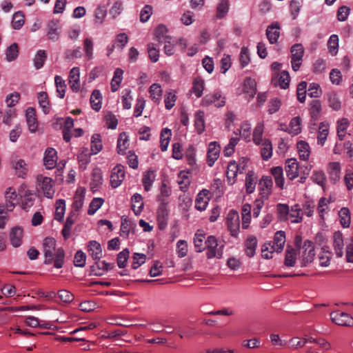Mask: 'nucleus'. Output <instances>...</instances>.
I'll return each mask as SVG.
<instances>
[{
  "label": "nucleus",
  "instance_id": "f257e3e1",
  "mask_svg": "<svg viewBox=\"0 0 353 353\" xmlns=\"http://www.w3.org/2000/svg\"><path fill=\"white\" fill-rule=\"evenodd\" d=\"M45 264L54 263L56 268H61L65 261V252L62 248H56V241L52 237H46L43 242Z\"/></svg>",
  "mask_w": 353,
  "mask_h": 353
},
{
  "label": "nucleus",
  "instance_id": "f03ea898",
  "mask_svg": "<svg viewBox=\"0 0 353 353\" xmlns=\"http://www.w3.org/2000/svg\"><path fill=\"white\" fill-rule=\"evenodd\" d=\"M285 233L284 231H277L274 236L273 241L265 243L261 248V256L263 259H270L273 257L274 252H282L285 243Z\"/></svg>",
  "mask_w": 353,
  "mask_h": 353
},
{
  "label": "nucleus",
  "instance_id": "7ed1b4c3",
  "mask_svg": "<svg viewBox=\"0 0 353 353\" xmlns=\"http://www.w3.org/2000/svg\"><path fill=\"white\" fill-rule=\"evenodd\" d=\"M36 189L38 193L52 199L55 193L54 182L50 177L39 174L36 179Z\"/></svg>",
  "mask_w": 353,
  "mask_h": 353
},
{
  "label": "nucleus",
  "instance_id": "20e7f679",
  "mask_svg": "<svg viewBox=\"0 0 353 353\" xmlns=\"http://www.w3.org/2000/svg\"><path fill=\"white\" fill-rule=\"evenodd\" d=\"M248 159L246 158H242L240 160L239 164L235 161H231L227 168L226 176L228 183L233 185L236 181V177L238 173H243L245 168Z\"/></svg>",
  "mask_w": 353,
  "mask_h": 353
},
{
  "label": "nucleus",
  "instance_id": "39448f33",
  "mask_svg": "<svg viewBox=\"0 0 353 353\" xmlns=\"http://www.w3.org/2000/svg\"><path fill=\"white\" fill-rule=\"evenodd\" d=\"M225 224L230 235L237 237L240 232V219L236 210H231L228 212L225 218Z\"/></svg>",
  "mask_w": 353,
  "mask_h": 353
},
{
  "label": "nucleus",
  "instance_id": "423d86ee",
  "mask_svg": "<svg viewBox=\"0 0 353 353\" xmlns=\"http://www.w3.org/2000/svg\"><path fill=\"white\" fill-rule=\"evenodd\" d=\"M205 243L208 258L216 257L219 259L222 256L223 245H219L217 240L214 236H208Z\"/></svg>",
  "mask_w": 353,
  "mask_h": 353
},
{
  "label": "nucleus",
  "instance_id": "0eeeda50",
  "mask_svg": "<svg viewBox=\"0 0 353 353\" xmlns=\"http://www.w3.org/2000/svg\"><path fill=\"white\" fill-rule=\"evenodd\" d=\"M291 64L294 71H297L301 65L304 54V49L301 44L296 43L291 48Z\"/></svg>",
  "mask_w": 353,
  "mask_h": 353
},
{
  "label": "nucleus",
  "instance_id": "6e6552de",
  "mask_svg": "<svg viewBox=\"0 0 353 353\" xmlns=\"http://www.w3.org/2000/svg\"><path fill=\"white\" fill-rule=\"evenodd\" d=\"M330 318L332 322L338 325L348 327L353 325V317L346 312H333L330 314Z\"/></svg>",
  "mask_w": 353,
  "mask_h": 353
},
{
  "label": "nucleus",
  "instance_id": "1a4fd4ad",
  "mask_svg": "<svg viewBox=\"0 0 353 353\" xmlns=\"http://www.w3.org/2000/svg\"><path fill=\"white\" fill-rule=\"evenodd\" d=\"M302 266H306L313 261L315 256L314 246L311 241H305L301 248Z\"/></svg>",
  "mask_w": 353,
  "mask_h": 353
},
{
  "label": "nucleus",
  "instance_id": "9d476101",
  "mask_svg": "<svg viewBox=\"0 0 353 353\" xmlns=\"http://www.w3.org/2000/svg\"><path fill=\"white\" fill-rule=\"evenodd\" d=\"M158 201L160 202V204L157 210V219L160 228H163L167 224L168 219V202L161 197H158Z\"/></svg>",
  "mask_w": 353,
  "mask_h": 353
},
{
  "label": "nucleus",
  "instance_id": "9b49d317",
  "mask_svg": "<svg viewBox=\"0 0 353 353\" xmlns=\"http://www.w3.org/2000/svg\"><path fill=\"white\" fill-rule=\"evenodd\" d=\"M124 167L120 164L117 165L112 170L110 175L111 185L116 188L119 187L125 179Z\"/></svg>",
  "mask_w": 353,
  "mask_h": 353
},
{
  "label": "nucleus",
  "instance_id": "f8f14e48",
  "mask_svg": "<svg viewBox=\"0 0 353 353\" xmlns=\"http://www.w3.org/2000/svg\"><path fill=\"white\" fill-rule=\"evenodd\" d=\"M19 192L21 197L23 198L21 201V207L23 210L27 211L31 206L33 205L35 196L31 191L26 190L25 185H22L20 187Z\"/></svg>",
  "mask_w": 353,
  "mask_h": 353
},
{
  "label": "nucleus",
  "instance_id": "ddd939ff",
  "mask_svg": "<svg viewBox=\"0 0 353 353\" xmlns=\"http://www.w3.org/2000/svg\"><path fill=\"white\" fill-rule=\"evenodd\" d=\"M68 83L74 92H78L81 90L79 68L74 67L70 70L68 77Z\"/></svg>",
  "mask_w": 353,
  "mask_h": 353
},
{
  "label": "nucleus",
  "instance_id": "4468645a",
  "mask_svg": "<svg viewBox=\"0 0 353 353\" xmlns=\"http://www.w3.org/2000/svg\"><path fill=\"white\" fill-rule=\"evenodd\" d=\"M212 103L217 108L223 107L225 104V97L216 92L206 95L202 100L203 105H210Z\"/></svg>",
  "mask_w": 353,
  "mask_h": 353
},
{
  "label": "nucleus",
  "instance_id": "2eb2a0df",
  "mask_svg": "<svg viewBox=\"0 0 353 353\" xmlns=\"http://www.w3.org/2000/svg\"><path fill=\"white\" fill-rule=\"evenodd\" d=\"M261 198L267 199L272 193V180L270 176H263L259 181Z\"/></svg>",
  "mask_w": 353,
  "mask_h": 353
},
{
  "label": "nucleus",
  "instance_id": "dca6fc26",
  "mask_svg": "<svg viewBox=\"0 0 353 353\" xmlns=\"http://www.w3.org/2000/svg\"><path fill=\"white\" fill-rule=\"evenodd\" d=\"M285 173L289 180H294L299 176V163L296 159H289L285 161Z\"/></svg>",
  "mask_w": 353,
  "mask_h": 353
},
{
  "label": "nucleus",
  "instance_id": "f3484780",
  "mask_svg": "<svg viewBox=\"0 0 353 353\" xmlns=\"http://www.w3.org/2000/svg\"><path fill=\"white\" fill-rule=\"evenodd\" d=\"M97 261L94 263V264L90 267V270L93 275L101 276L105 272L111 270L114 267L113 263H108L105 261Z\"/></svg>",
  "mask_w": 353,
  "mask_h": 353
},
{
  "label": "nucleus",
  "instance_id": "a211bd4d",
  "mask_svg": "<svg viewBox=\"0 0 353 353\" xmlns=\"http://www.w3.org/2000/svg\"><path fill=\"white\" fill-rule=\"evenodd\" d=\"M57 151L52 148L46 149L43 157V163L46 168L48 170L54 168L57 164Z\"/></svg>",
  "mask_w": 353,
  "mask_h": 353
},
{
  "label": "nucleus",
  "instance_id": "6ab92c4d",
  "mask_svg": "<svg viewBox=\"0 0 353 353\" xmlns=\"http://www.w3.org/2000/svg\"><path fill=\"white\" fill-rule=\"evenodd\" d=\"M220 146L216 141L211 142L208 145L207 162L212 167L218 159L220 153Z\"/></svg>",
  "mask_w": 353,
  "mask_h": 353
},
{
  "label": "nucleus",
  "instance_id": "aec40b11",
  "mask_svg": "<svg viewBox=\"0 0 353 353\" xmlns=\"http://www.w3.org/2000/svg\"><path fill=\"white\" fill-rule=\"evenodd\" d=\"M5 198L6 201V209L12 211L15 205L19 203L18 195L15 190L11 187L8 188L5 193Z\"/></svg>",
  "mask_w": 353,
  "mask_h": 353
},
{
  "label": "nucleus",
  "instance_id": "412c9836",
  "mask_svg": "<svg viewBox=\"0 0 353 353\" xmlns=\"http://www.w3.org/2000/svg\"><path fill=\"white\" fill-rule=\"evenodd\" d=\"M333 248L336 256L341 258L343 256V234L339 232H335L333 234Z\"/></svg>",
  "mask_w": 353,
  "mask_h": 353
},
{
  "label": "nucleus",
  "instance_id": "4be33fe9",
  "mask_svg": "<svg viewBox=\"0 0 353 353\" xmlns=\"http://www.w3.org/2000/svg\"><path fill=\"white\" fill-rule=\"evenodd\" d=\"M59 22L56 20L50 21L47 25V36L50 40L56 41L59 38Z\"/></svg>",
  "mask_w": 353,
  "mask_h": 353
},
{
  "label": "nucleus",
  "instance_id": "5701e85b",
  "mask_svg": "<svg viewBox=\"0 0 353 353\" xmlns=\"http://www.w3.org/2000/svg\"><path fill=\"white\" fill-rule=\"evenodd\" d=\"M88 252L94 260H100L103 256L101 246L96 241H90L88 242Z\"/></svg>",
  "mask_w": 353,
  "mask_h": 353
},
{
  "label": "nucleus",
  "instance_id": "b1692460",
  "mask_svg": "<svg viewBox=\"0 0 353 353\" xmlns=\"http://www.w3.org/2000/svg\"><path fill=\"white\" fill-rule=\"evenodd\" d=\"M12 168L14 170L15 174L20 178H25L28 172V165L23 159H17L12 161Z\"/></svg>",
  "mask_w": 353,
  "mask_h": 353
},
{
  "label": "nucleus",
  "instance_id": "393cba45",
  "mask_svg": "<svg viewBox=\"0 0 353 353\" xmlns=\"http://www.w3.org/2000/svg\"><path fill=\"white\" fill-rule=\"evenodd\" d=\"M77 218V213L72 211L66 219L63 228L62 229L61 234L64 239H68L70 236L71 228L76 221Z\"/></svg>",
  "mask_w": 353,
  "mask_h": 353
},
{
  "label": "nucleus",
  "instance_id": "a878e982",
  "mask_svg": "<svg viewBox=\"0 0 353 353\" xmlns=\"http://www.w3.org/2000/svg\"><path fill=\"white\" fill-rule=\"evenodd\" d=\"M243 92L248 95L249 99L254 98L256 92V83L254 79L248 77L244 80Z\"/></svg>",
  "mask_w": 353,
  "mask_h": 353
},
{
  "label": "nucleus",
  "instance_id": "bb28decb",
  "mask_svg": "<svg viewBox=\"0 0 353 353\" xmlns=\"http://www.w3.org/2000/svg\"><path fill=\"white\" fill-rule=\"evenodd\" d=\"M23 236L22 228L18 226L13 228L10 234L11 244L15 248L19 247L22 243Z\"/></svg>",
  "mask_w": 353,
  "mask_h": 353
},
{
  "label": "nucleus",
  "instance_id": "cd10ccee",
  "mask_svg": "<svg viewBox=\"0 0 353 353\" xmlns=\"http://www.w3.org/2000/svg\"><path fill=\"white\" fill-rule=\"evenodd\" d=\"M26 116L29 130L31 132H35L37 130L38 124L34 109L32 108H28L26 110Z\"/></svg>",
  "mask_w": 353,
  "mask_h": 353
},
{
  "label": "nucleus",
  "instance_id": "c85d7f7f",
  "mask_svg": "<svg viewBox=\"0 0 353 353\" xmlns=\"http://www.w3.org/2000/svg\"><path fill=\"white\" fill-rule=\"evenodd\" d=\"M297 152L300 159L307 161L310 155V147L305 141H299L296 143Z\"/></svg>",
  "mask_w": 353,
  "mask_h": 353
},
{
  "label": "nucleus",
  "instance_id": "c756f323",
  "mask_svg": "<svg viewBox=\"0 0 353 353\" xmlns=\"http://www.w3.org/2000/svg\"><path fill=\"white\" fill-rule=\"evenodd\" d=\"M85 190L79 188L77 190L72 203V211L77 212L83 205Z\"/></svg>",
  "mask_w": 353,
  "mask_h": 353
},
{
  "label": "nucleus",
  "instance_id": "7c9ffc66",
  "mask_svg": "<svg viewBox=\"0 0 353 353\" xmlns=\"http://www.w3.org/2000/svg\"><path fill=\"white\" fill-rule=\"evenodd\" d=\"M279 25L278 23H272L266 30V35L270 43H276L280 35Z\"/></svg>",
  "mask_w": 353,
  "mask_h": 353
},
{
  "label": "nucleus",
  "instance_id": "2f4dec72",
  "mask_svg": "<svg viewBox=\"0 0 353 353\" xmlns=\"http://www.w3.org/2000/svg\"><path fill=\"white\" fill-rule=\"evenodd\" d=\"M341 164L339 162H331L328 165L330 179L334 183L339 181L341 177Z\"/></svg>",
  "mask_w": 353,
  "mask_h": 353
},
{
  "label": "nucleus",
  "instance_id": "473e14b6",
  "mask_svg": "<svg viewBox=\"0 0 353 353\" xmlns=\"http://www.w3.org/2000/svg\"><path fill=\"white\" fill-rule=\"evenodd\" d=\"M302 130V119L300 117H295L291 119L288 125V134L292 136L298 135Z\"/></svg>",
  "mask_w": 353,
  "mask_h": 353
},
{
  "label": "nucleus",
  "instance_id": "72a5a7b5",
  "mask_svg": "<svg viewBox=\"0 0 353 353\" xmlns=\"http://www.w3.org/2000/svg\"><path fill=\"white\" fill-rule=\"evenodd\" d=\"M326 98L327 100V103L329 106L334 111H338L341 110L342 104L341 99L335 92H330L326 94Z\"/></svg>",
  "mask_w": 353,
  "mask_h": 353
},
{
  "label": "nucleus",
  "instance_id": "f704fd0d",
  "mask_svg": "<svg viewBox=\"0 0 353 353\" xmlns=\"http://www.w3.org/2000/svg\"><path fill=\"white\" fill-rule=\"evenodd\" d=\"M156 179V174L154 170H148L143 173L142 178V183L144 187V190L147 192L151 190L152 184Z\"/></svg>",
  "mask_w": 353,
  "mask_h": 353
},
{
  "label": "nucleus",
  "instance_id": "c9c22d12",
  "mask_svg": "<svg viewBox=\"0 0 353 353\" xmlns=\"http://www.w3.org/2000/svg\"><path fill=\"white\" fill-rule=\"evenodd\" d=\"M330 125L327 123L321 122L318 130L317 142L318 144L323 145L329 134Z\"/></svg>",
  "mask_w": 353,
  "mask_h": 353
},
{
  "label": "nucleus",
  "instance_id": "e433bc0d",
  "mask_svg": "<svg viewBox=\"0 0 353 353\" xmlns=\"http://www.w3.org/2000/svg\"><path fill=\"white\" fill-rule=\"evenodd\" d=\"M230 10L229 0H220L216 6V18L221 19L224 18Z\"/></svg>",
  "mask_w": 353,
  "mask_h": 353
},
{
  "label": "nucleus",
  "instance_id": "4c0bfd02",
  "mask_svg": "<svg viewBox=\"0 0 353 353\" xmlns=\"http://www.w3.org/2000/svg\"><path fill=\"white\" fill-rule=\"evenodd\" d=\"M332 252L327 246H323L319 254V265L321 267H327L330 263Z\"/></svg>",
  "mask_w": 353,
  "mask_h": 353
},
{
  "label": "nucleus",
  "instance_id": "58836bf2",
  "mask_svg": "<svg viewBox=\"0 0 353 353\" xmlns=\"http://www.w3.org/2000/svg\"><path fill=\"white\" fill-rule=\"evenodd\" d=\"M257 245V239L254 236H249L245 243V253L249 257H252L255 254Z\"/></svg>",
  "mask_w": 353,
  "mask_h": 353
},
{
  "label": "nucleus",
  "instance_id": "ea45409f",
  "mask_svg": "<svg viewBox=\"0 0 353 353\" xmlns=\"http://www.w3.org/2000/svg\"><path fill=\"white\" fill-rule=\"evenodd\" d=\"M261 154L263 160L267 161L272 156V145L269 139H265L261 144Z\"/></svg>",
  "mask_w": 353,
  "mask_h": 353
},
{
  "label": "nucleus",
  "instance_id": "a19ab883",
  "mask_svg": "<svg viewBox=\"0 0 353 353\" xmlns=\"http://www.w3.org/2000/svg\"><path fill=\"white\" fill-rule=\"evenodd\" d=\"M150 96L152 100L157 103H159L161 99L163 90L158 83H153L149 88Z\"/></svg>",
  "mask_w": 353,
  "mask_h": 353
},
{
  "label": "nucleus",
  "instance_id": "79ce46f5",
  "mask_svg": "<svg viewBox=\"0 0 353 353\" xmlns=\"http://www.w3.org/2000/svg\"><path fill=\"white\" fill-rule=\"evenodd\" d=\"M129 146L128 136L125 132H122L119 134L117 140V150L120 154H123Z\"/></svg>",
  "mask_w": 353,
  "mask_h": 353
},
{
  "label": "nucleus",
  "instance_id": "37998d69",
  "mask_svg": "<svg viewBox=\"0 0 353 353\" xmlns=\"http://www.w3.org/2000/svg\"><path fill=\"white\" fill-rule=\"evenodd\" d=\"M271 173L274 176L276 185L280 188H283L284 178L283 170L280 166L274 167L271 169Z\"/></svg>",
  "mask_w": 353,
  "mask_h": 353
},
{
  "label": "nucleus",
  "instance_id": "c03bdc74",
  "mask_svg": "<svg viewBox=\"0 0 353 353\" xmlns=\"http://www.w3.org/2000/svg\"><path fill=\"white\" fill-rule=\"evenodd\" d=\"M132 208L136 215L139 214L143 208V197L139 193H135L132 196Z\"/></svg>",
  "mask_w": 353,
  "mask_h": 353
},
{
  "label": "nucleus",
  "instance_id": "a18cd8bd",
  "mask_svg": "<svg viewBox=\"0 0 353 353\" xmlns=\"http://www.w3.org/2000/svg\"><path fill=\"white\" fill-rule=\"evenodd\" d=\"M349 125L350 122L346 118H343L337 121V136L341 141L344 139L346 134V130Z\"/></svg>",
  "mask_w": 353,
  "mask_h": 353
},
{
  "label": "nucleus",
  "instance_id": "49530a36",
  "mask_svg": "<svg viewBox=\"0 0 353 353\" xmlns=\"http://www.w3.org/2000/svg\"><path fill=\"white\" fill-rule=\"evenodd\" d=\"M263 130L264 125L261 122L258 123L254 129L252 139L257 145H259L265 139L263 138Z\"/></svg>",
  "mask_w": 353,
  "mask_h": 353
},
{
  "label": "nucleus",
  "instance_id": "de8ad7c7",
  "mask_svg": "<svg viewBox=\"0 0 353 353\" xmlns=\"http://www.w3.org/2000/svg\"><path fill=\"white\" fill-rule=\"evenodd\" d=\"M123 71L121 68H117L114 72V76L111 81V90L116 92L118 90L120 83L123 79Z\"/></svg>",
  "mask_w": 353,
  "mask_h": 353
},
{
  "label": "nucleus",
  "instance_id": "09e8293b",
  "mask_svg": "<svg viewBox=\"0 0 353 353\" xmlns=\"http://www.w3.org/2000/svg\"><path fill=\"white\" fill-rule=\"evenodd\" d=\"M288 219H290L292 223H300L302 221L301 209L299 205L292 206L289 211Z\"/></svg>",
  "mask_w": 353,
  "mask_h": 353
},
{
  "label": "nucleus",
  "instance_id": "8fccbe9b",
  "mask_svg": "<svg viewBox=\"0 0 353 353\" xmlns=\"http://www.w3.org/2000/svg\"><path fill=\"white\" fill-rule=\"evenodd\" d=\"M37 98L43 112L46 114H48L50 110V106L47 93L46 92H40L38 94Z\"/></svg>",
  "mask_w": 353,
  "mask_h": 353
},
{
  "label": "nucleus",
  "instance_id": "3c124183",
  "mask_svg": "<svg viewBox=\"0 0 353 353\" xmlns=\"http://www.w3.org/2000/svg\"><path fill=\"white\" fill-rule=\"evenodd\" d=\"M101 94L99 90H94L90 96V103L92 108L95 111H99L101 108Z\"/></svg>",
  "mask_w": 353,
  "mask_h": 353
},
{
  "label": "nucleus",
  "instance_id": "603ef678",
  "mask_svg": "<svg viewBox=\"0 0 353 353\" xmlns=\"http://www.w3.org/2000/svg\"><path fill=\"white\" fill-rule=\"evenodd\" d=\"M179 45L181 48V50L183 52H185L187 55L189 57L195 55L198 52V46L196 44H194L193 46L189 47L187 41L184 39H179Z\"/></svg>",
  "mask_w": 353,
  "mask_h": 353
},
{
  "label": "nucleus",
  "instance_id": "864d4df0",
  "mask_svg": "<svg viewBox=\"0 0 353 353\" xmlns=\"http://www.w3.org/2000/svg\"><path fill=\"white\" fill-rule=\"evenodd\" d=\"M256 179L252 171L248 172L245 178V189L248 194L254 192L256 187Z\"/></svg>",
  "mask_w": 353,
  "mask_h": 353
},
{
  "label": "nucleus",
  "instance_id": "5fc2aeb1",
  "mask_svg": "<svg viewBox=\"0 0 353 353\" xmlns=\"http://www.w3.org/2000/svg\"><path fill=\"white\" fill-rule=\"evenodd\" d=\"M65 211V202L63 199H59L56 203V210L54 219L58 221H61L63 219Z\"/></svg>",
  "mask_w": 353,
  "mask_h": 353
},
{
  "label": "nucleus",
  "instance_id": "6e6d98bb",
  "mask_svg": "<svg viewBox=\"0 0 353 353\" xmlns=\"http://www.w3.org/2000/svg\"><path fill=\"white\" fill-rule=\"evenodd\" d=\"M176 100V92L173 90L167 91L165 94L164 102L167 110L172 108Z\"/></svg>",
  "mask_w": 353,
  "mask_h": 353
},
{
  "label": "nucleus",
  "instance_id": "4d7b16f0",
  "mask_svg": "<svg viewBox=\"0 0 353 353\" xmlns=\"http://www.w3.org/2000/svg\"><path fill=\"white\" fill-rule=\"evenodd\" d=\"M54 82L57 87V96L63 99L65 96L66 84L65 80L61 77L56 75L54 77Z\"/></svg>",
  "mask_w": 353,
  "mask_h": 353
},
{
  "label": "nucleus",
  "instance_id": "13d9d810",
  "mask_svg": "<svg viewBox=\"0 0 353 353\" xmlns=\"http://www.w3.org/2000/svg\"><path fill=\"white\" fill-rule=\"evenodd\" d=\"M77 159L80 167L85 169L88 163L90 162V153L88 150L85 148H81L77 155Z\"/></svg>",
  "mask_w": 353,
  "mask_h": 353
},
{
  "label": "nucleus",
  "instance_id": "bf43d9fd",
  "mask_svg": "<svg viewBox=\"0 0 353 353\" xmlns=\"http://www.w3.org/2000/svg\"><path fill=\"white\" fill-rule=\"evenodd\" d=\"M340 222L343 228H348L350 224V212L347 208H342L339 212Z\"/></svg>",
  "mask_w": 353,
  "mask_h": 353
},
{
  "label": "nucleus",
  "instance_id": "052dcab7",
  "mask_svg": "<svg viewBox=\"0 0 353 353\" xmlns=\"http://www.w3.org/2000/svg\"><path fill=\"white\" fill-rule=\"evenodd\" d=\"M327 46L329 52L334 56L338 52L339 49V37L336 34H332L328 40Z\"/></svg>",
  "mask_w": 353,
  "mask_h": 353
},
{
  "label": "nucleus",
  "instance_id": "680f3d73",
  "mask_svg": "<svg viewBox=\"0 0 353 353\" xmlns=\"http://www.w3.org/2000/svg\"><path fill=\"white\" fill-rule=\"evenodd\" d=\"M25 22L24 15L22 12H16L12 16V26L15 30L22 28Z\"/></svg>",
  "mask_w": 353,
  "mask_h": 353
},
{
  "label": "nucleus",
  "instance_id": "e2e57ef3",
  "mask_svg": "<svg viewBox=\"0 0 353 353\" xmlns=\"http://www.w3.org/2000/svg\"><path fill=\"white\" fill-rule=\"evenodd\" d=\"M310 114L314 119H317L321 111V103L319 100H313L310 103Z\"/></svg>",
  "mask_w": 353,
  "mask_h": 353
},
{
  "label": "nucleus",
  "instance_id": "0e129e2a",
  "mask_svg": "<svg viewBox=\"0 0 353 353\" xmlns=\"http://www.w3.org/2000/svg\"><path fill=\"white\" fill-rule=\"evenodd\" d=\"M211 196V192L208 190L204 189L200 191V211L205 210Z\"/></svg>",
  "mask_w": 353,
  "mask_h": 353
},
{
  "label": "nucleus",
  "instance_id": "69168bd1",
  "mask_svg": "<svg viewBox=\"0 0 353 353\" xmlns=\"http://www.w3.org/2000/svg\"><path fill=\"white\" fill-rule=\"evenodd\" d=\"M177 183L179 185L180 189L182 191H185L190 184L188 173L185 171L180 172L177 177Z\"/></svg>",
  "mask_w": 353,
  "mask_h": 353
},
{
  "label": "nucleus",
  "instance_id": "338daca9",
  "mask_svg": "<svg viewBox=\"0 0 353 353\" xmlns=\"http://www.w3.org/2000/svg\"><path fill=\"white\" fill-rule=\"evenodd\" d=\"M102 149V143L101 140L100 139V135L98 134H94L92 137L91 140V150L93 154H97L99 153Z\"/></svg>",
  "mask_w": 353,
  "mask_h": 353
},
{
  "label": "nucleus",
  "instance_id": "774afa93",
  "mask_svg": "<svg viewBox=\"0 0 353 353\" xmlns=\"http://www.w3.org/2000/svg\"><path fill=\"white\" fill-rule=\"evenodd\" d=\"M296 259V250L293 248H288L285 259V265L288 267H293L295 265Z\"/></svg>",
  "mask_w": 353,
  "mask_h": 353
}]
</instances>
